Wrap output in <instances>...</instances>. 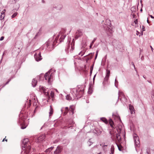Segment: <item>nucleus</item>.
I'll return each instance as SVG.
<instances>
[{
	"mask_svg": "<svg viewBox=\"0 0 154 154\" xmlns=\"http://www.w3.org/2000/svg\"><path fill=\"white\" fill-rule=\"evenodd\" d=\"M78 88L76 90L75 97L77 98H80L84 93V89L80 85L78 86Z\"/></svg>",
	"mask_w": 154,
	"mask_h": 154,
	"instance_id": "nucleus-1",
	"label": "nucleus"
},
{
	"mask_svg": "<svg viewBox=\"0 0 154 154\" xmlns=\"http://www.w3.org/2000/svg\"><path fill=\"white\" fill-rule=\"evenodd\" d=\"M51 69H50L48 72H47L44 75V78L45 80H48V83H50L53 79L54 74L53 73H50Z\"/></svg>",
	"mask_w": 154,
	"mask_h": 154,
	"instance_id": "nucleus-2",
	"label": "nucleus"
},
{
	"mask_svg": "<svg viewBox=\"0 0 154 154\" xmlns=\"http://www.w3.org/2000/svg\"><path fill=\"white\" fill-rule=\"evenodd\" d=\"M133 138L135 147H138L140 144L139 137L136 134L134 133L133 134Z\"/></svg>",
	"mask_w": 154,
	"mask_h": 154,
	"instance_id": "nucleus-3",
	"label": "nucleus"
},
{
	"mask_svg": "<svg viewBox=\"0 0 154 154\" xmlns=\"http://www.w3.org/2000/svg\"><path fill=\"white\" fill-rule=\"evenodd\" d=\"M34 57L35 60L37 61H39L42 59V57L41 55V53L40 52H38V53H36L34 54Z\"/></svg>",
	"mask_w": 154,
	"mask_h": 154,
	"instance_id": "nucleus-4",
	"label": "nucleus"
},
{
	"mask_svg": "<svg viewBox=\"0 0 154 154\" xmlns=\"http://www.w3.org/2000/svg\"><path fill=\"white\" fill-rule=\"evenodd\" d=\"M47 46L46 49L48 51H51L53 49V45L52 43H50L49 41L47 42L46 44Z\"/></svg>",
	"mask_w": 154,
	"mask_h": 154,
	"instance_id": "nucleus-5",
	"label": "nucleus"
},
{
	"mask_svg": "<svg viewBox=\"0 0 154 154\" xmlns=\"http://www.w3.org/2000/svg\"><path fill=\"white\" fill-rule=\"evenodd\" d=\"M118 133L116 134V142L117 141L119 143H120L121 141V137L120 136V130L119 129V130H117Z\"/></svg>",
	"mask_w": 154,
	"mask_h": 154,
	"instance_id": "nucleus-6",
	"label": "nucleus"
},
{
	"mask_svg": "<svg viewBox=\"0 0 154 154\" xmlns=\"http://www.w3.org/2000/svg\"><path fill=\"white\" fill-rule=\"evenodd\" d=\"M62 149V147L61 146H58L54 152V154H59L61 153Z\"/></svg>",
	"mask_w": 154,
	"mask_h": 154,
	"instance_id": "nucleus-7",
	"label": "nucleus"
},
{
	"mask_svg": "<svg viewBox=\"0 0 154 154\" xmlns=\"http://www.w3.org/2000/svg\"><path fill=\"white\" fill-rule=\"evenodd\" d=\"M94 54V53H91L88 55H87L85 56V57L86 56L87 57L85 59V60L86 63H88V61L89 60H91Z\"/></svg>",
	"mask_w": 154,
	"mask_h": 154,
	"instance_id": "nucleus-8",
	"label": "nucleus"
},
{
	"mask_svg": "<svg viewBox=\"0 0 154 154\" xmlns=\"http://www.w3.org/2000/svg\"><path fill=\"white\" fill-rule=\"evenodd\" d=\"M45 136L44 135H42L37 138L36 141L38 142H40L43 141L45 138Z\"/></svg>",
	"mask_w": 154,
	"mask_h": 154,
	"instance_id": "nucleus-9",
	"label": "nucleus"
},
{
	"mask_svg": "<svg viewBox=\"0 0 154 154\" xmlns=\"http://www.w3.org/2000/svg\"><path fill=\"white\" fill-rule=\"evenodd\" d=\"M117 45H114V47L118 49H119L122 48V45L121 43L119 42H117Z\"/></svg>",
	"mask_w": 154,
	"mask_h": 154,
	"instance_id": "nucleus-10",
	"label": "nucleus"
},
{
	"mask_svg": "<svg viewBox=\"0 0 154 154\" xmlns=\"http://www.w3.org/2000/svg\"><path fill=\"white\" fill-rule=\"evenodd\" d=\"M61 111L62 112H63V115H65L68 112L69 108L68 107H66L65 108H63L61 109Z\"/></svg>",
	"mask_w": 154,
	"mask_h": 154,
	"instance_id": "nucleus-11",
	"label": "nucleus"
},
{
	"mask_svg": "<svg viewBox=\"0 0 154 154\" xmlns=\"http://www.w3.org/2000/svg\"><path fill=\"white\" fill-rule=\"evenodd\" d=\"M40 88L42 89L45 95L47 96L48 97L49 96V94L45 89V88L44 87H41V86H40Z\"/></svg>",
	"mask_w": 154,
	"mask_h": 154,
	"instance_id": "nucleus-12",
	"label": "nucleus"
},
{
	"mask_svg": "<svg viewBox=\"0 0 154 154\" xmlns=\"http://www.w3.org/2000/svg\"><path fill=\"white\" fill-rule=\"evenodd\" d=\"M37 82V79L36 78L33 79L32 81V86L34 87H35L36 85Z\"/></svg>",
	"mask_w": 154,
	"mask_h": 154,
	"instance_id": "nucleus-13",
	"label": "nucleus"
},
{
	"mask_svg": "<svg viewBox=\"0 0 154 154\" xmlns=\"http://www.w3.org/2000/svg\"><path fill=\"white\" fill-rule=\"evenodd\" d=\"M129 109L130 111V112L131 114H133L134 113V110L133 106L131 105H130L129 106Z\"/></svg>",
	"mask_w": 154,
	"mask_h": 154,
	"instance_id": "nucleus-14",
	"label": "nucleus"
},
{
	"mask_svg": "<svg viewBox=\"0 0 154 154\" xmlns=\"http://www.w3.org/2000/svg\"><path fill=\"white\" fill-rule=\"evenodd\" d=\"M53 109L51 106H50V112H49V116L50 117L53 114Z\"/></svg>",
	"mask_w": 154,
	"mask_h": 154,
	"instance_id": "nucleus-15",
	"label": "nucleus"
},
{
	"mask_svg": "<svg viewBox=\"0 0 154 154\" xmlns=\"http://www.w3.org/2000/svg\"><path fill=\"white\" fill-rule=\"evenodd\" d=\"M100 119L101 121H103V122L105 123V124H107L108 122V121L107 119L105 118L102 117L101 118H100Z\"/></svg>",
	"mask_w": 154,
	"mask_h": 154,
	"instance_id": "nucleus-16",
	"label": "nucleus"
},
{
	"mask_svg": "<svg viewBox=\"0 0 154 154\" xmlns=\"http://www.w3.org/2000/svg\"><path fill=\"white\" fill-rule=\"evenodd\" d=\"M109 121L110 126L112 128H114L113 126L114 123L112 119H110L109 120Z\"/></svg>",
	"mask_w": 154,
	"mask_h": 154,
	"instance_id": "nucleus-17",
	"label": "nucleus"
},
{
	"mask_svg": "<svg viewBox=\"0 0 154 154\" xmlns=\"http://www.w3.org/2000/svg\"><path fill=\"white\" fill-rule=\"evenodd\" d=\"M66 35H62L59 40V42L60 43L63 41Z\"/></svg>",
	"mask_w": 154,
	"mask_h": 154,
	"instance_id": "nucleus-18",
	"label": "nucleus"
},
{
	"mask_svg": "<svg viewBox=\"0 0 154 154\" xmlns=\"http://www.w3.org/2000/svg\"><path fill=\"white\" fill-rule=\"evenodd\" d=\"M75 44V42L74 41V39H73L71 44V48L72 49V51L74 49V47Z\"/></svg>",
	"mask_w": 154,
	"mask_h": 154,
	"instance_id": "nucleus-19",
	"label": "nucleus"
},
{
	"mask_svg": "<svg viewBox=\"0 0 154 154\" xmlns=\"http://www.w3.org/2000/svg\"><path fill=\"white\" fill-rule=\"evenodd\" d=\"M110 151H111V153H110V154H114V146L113 145H112L111 146Z\"/></svg>",
	"mask_w": 154,
	"mask_h": 154,
	"instance_id": "nucleus-20",
	"label": "nucleus"
},
{
	"mask_svg": "<svg viewBox=\"0 0 154 154\" xmlns=\"http://www.w3.org/2000/svg\"><path fill=\"white\" fill-rule=\"evenodd\" d=\"M66 60V58H60V61L61 62L63 63V61L65 62Z\"/></svg>",
	"mask_w": 154,
	"mask_h": 154,
	"instance_id": "nucleus-21",
	"label": "nucleus"
},
{
	"mask_svg": "<svg viewBox=\"0 0 154 154\" xmlns=\"http://www.w3.org/2000/svg\"><path fill=\"white\" fill-rule=\"evenodd\" d=\"M1 15L0 17V20H2V19H3L5 17V14L2 13V12L1 13Z\"/></svg>",
	"mask_w": 154,
	"mask_h": 154,
	"instance_id": "nucleus-22",
	"label": "nucleus"
},
{
	"mask_svg": "<svg viewBox=\"0 0 154 154\" xmlns=\"http://www.w3.org/2000/svg\"><path fill=\"white\" fill-rule=\"evenodd\" d=\"M116 143L118 147L119 150L120 151H121L122 150V146L121 145L120 146L119 145H118Z\"/></svg>",
	"mask_w": 154,
	"mask_h": 154,
	"instance_id": "nucleus-23",
	"label": "nucleus"
},
{
	"mask_svg": "<svg viewBox=\"0 0 154 154\" xmlns=\"http://www.w3.org/2000/svg\"><path fill=\"white\" fill-rule=\"evenodd\" d=\"M106 30L107 31L109 32L110 33H112V30L111 29H110L109 27H107L106 29Z\"/></svg>",
	"mask_w": 154,
	"mask_h": 154,
	"instance_id": "nucleus-24",
	"label": "nucleus"
},
{
	"mask_svg": "<svg viewBox=\"0 0 154 154\" xmlns=\"http://www.w3.org/2000/svg\"><path fill=\"white\" fill-rule=\"evenodd\" d=\"M69 109H70V111H71V112H72V114H73L74 113V108L73 107V106H71L70 107Z\"/></svg>",
	"mask_w": 154,
	"mask_h": 154,
	"instance_id": "nucleus-25",
	"label": "nucleus"
},
{
	"mask_svg": "<svg viewBox=\"0 0 154 154\" xmlns=\"http://www.w3.org/2000/svg\"><path fill=\"white\" fill-rule=\"evenodd\" d=\"M87 143L89 145V146H90L92 144L93 142L91 141V139H90L88 141Z\"/></svg>",
	"mask_w": 154,
	"mask_h": 154,
	"instance_id": "nucleus-26",
	"label": "nucleus"
},
{
	"mask_svg": "<svg viewBox=\"0 0 154 154\" xmlns=\"http://www.w3.org/2000/svg\"><path fill=\"white\" fill-rule=\"evenodd\" d=\"M123 95V93L122 92H120V91H119V93H118V100H117V102L118 101L119 99V97L120 96V95Z\"/></svg>",
	"mask_w": 154,
	"mask_h": 154,
	"instance_id": "nucleus-27",
	"label": "nucleus"
},
{
	"mask_svg": "<svg viewBox=\"0 0 154 154\" xmlns=\"http://www.w3.org/2000/svg\"><path fill=\"white\" fill-rule=\"evenodd\" d=\"M110 74V70H106V76L109 77Z\"/></svg>",
	"mask_w": 154,
	"mask_h": 154,
	"instance_id": "nucleus-28",
	"label": "nucleus"
},
{
	"mask_svg": "<svg viewBox=\"0 0 154 154\" xmlns=\"http://www.w3.org/2000/svg\"><path fill=\"white\" fill-rule=\"evenodd\" d=\"M110 74V70H106V76L109 77Z\"/></svg>",
	"mask_w": 154,
	"mask_h": 154,
	"instance_id": "nucleus-29",
	"label": "nucleus"
},
{
	"mask_svg": "<svg viewBox=\"0 0 154 154\" xmlns=\"http://www.w3.org/2000/svg\"><path fill=\"white\" fill-rule=\"evenodd\" d=\"M66 99L68 100H70L71 99V97L69 95H67L66 96Z\"/></svg>",
	"mask_w": 154,
	"mask_h": 154,
	"instance_id": "nucleus-30",
	"label": "nucleus"
},
{
	"mask_svg": "<svg viewBox=\"0 0 154 154\" xmlns=\"http://www.w3.org/2000/svg\"><path fill=\"white\" fill-rule=\"evenodd\" d=\"M50 96L51 97V98H52V100H53V99L54 96V93L52 91H51L50 93Z\"/></svg>",
	"mask_w": 154,
	"mask_h": 154,
	"instance_id": "nucleus-31",
	"label": "nucleus"
},
{
	"mask_svg": "<svg viewBox=\"0 0 154 154\" xmlns=\"http://www.w3.org/2000/svg\"><path fill=\"white\" fill-rule=\"evenodd\" d=\"M17 14V12H15L11 16V17L12 18H14L15 17Z\"/></svg>",
	"mask_w": 154,
	"mask_h": 154,
	"instance_id": "nucleus-32",
	"label": "nucleus"
},
{
	"mask_svg": "<svg viewBox=\"0 0 154 154\" xmlns=\"http://www.w3.org/2000/svg\"><path fill=\"white\" fill-rule=\"evenodd\" d=\"M50 149L49 148H48L45 151V152L46 153L50 152L51 151Z\"/></svg>",
	"mask_w": 154,
	"mask_h": 154,
	"instance_id": "nucleus-33",
	"label": "nucleus"
},
{
	"mask_svg": "<svg viewBox=\"0 0 154 154\" xmlns=\"http://www.w3.org/2000/svg\"><path fill=\"white\" fill-rule=\"evenodd\" d=\"M59 36V35H58V36H57L55 38V39L54 42H57V40H58V38Z\"/></svg>",
	"mask_w": 154,
	"mask_h": 154,
	"instance_id": "nucleus-34",
	"label": "nucleus"
},
{
	"mask_svg": "<svg viewBox=\"0 0 154 154\" xmlns=\"http://www.w3.org/2000/svg\"><path fill=\"white\" fill-rule=\"evenodd\" d=\"M12 79V78H11L10 79H9L8 80V81L5 84V85L8 84L9 82L11 80V79Z\"/></svg>",
	"mask_w": 154,
	"mask_h": 154,
	"instance_id": "nucleus-35",
	"label": "nucleus"
},
{
	"mask_svg": "<svg viewBox=\"0 0 154 154\" xmlns=\"http://www.w3.org/2000/svg\"><path fill=\"white\" fill-rule=\"evenodd\" d=\"M109 78V77L105 76V78L104 79V81H107Z\"/></svg>",
	"mask_w": 154,
	"mask_h": 154,
	"instance_id": "nucleus-36",
	"label": "nucleus"
},
{
	"mask_svg": "<svg viewBox=\"0 0 154 154\" xmlns=\"http://www.w3.org/2000/svg\"><path fill=\"white\" fill-rule=\"evenodd\" d=\"M97 38H94L91 43H92V44H93L95 41L96 40Z\"/></svg>",
	"mask_w": 154,
	"mask_h": 154,
	"instance_id": "nucleus-37",
	"label": "nucleus"
},
{
	"mask_svg": "<svg viewBox=\"0 0 154 154\" xmlns=\"http://www.w3.org/2000/svg\"><path fill=\"white\" fill-rule=\"evenodd\" d=\"M118 81H117L116 79H115V86H116V85L118 84Z\"/></svg>",
	"mask_w": 154,
	"mask_h": 154,
	"instance_id": "nucleus-38",
	"label": "nucleus"
},
{
	"mask_svg": "<svg viewBox=\"0 0 154 154\" xmlns=\"http://www.w3.org/2000/svg\"><path fill=\"white\" fill-rule=\"evenodd\" d=\"M131 64L133 66H134V69H136V68H135V65H134V62H131Z\"/></svg>",
	"mask_w": 154,
	"mask_h": 154,
	"instance_id": "nucleus-39",
	"label": "nucleus"
},
{
	"mask_svg": "<svg viewBox=\"0 0 154 154\" xmlns=\"http://www.w3.org/2000/svg\"><path fill=\"white\" fill-rule=\"evenodd\" d=\"M84 54V53L82 54V51H81L79 54V55H81V56H82Z\"/></svg>",
	"mask_w": 154,
	"mask_h": 154,
	"instance_id": "nucleus-40",
	"label": "nucleus"
},
{
	"mask_svg": "<svg viewBox=\"0 0 154 154\" xmlns=\"http://www.w3.org/2000/svg\"><path fill=\"white\" fill-rule=\"evenodd\" d=\"M98 51H97L96 54V56L95 58V59H96L97 56Z\"/></svg>",
	"mask_w": 154,
	"mask_h": 154,
	"instance_id": "nucleus-41",
	"label": "nucleus"
},
{
	"mask_svg": "<svg viewBox=\"0 0 154 154\" xmlns=\"http://www.w3.org/2000/svg\"><path fill=\"white\" fill-rule=\"evenodd\" d=\"M151 97L152 98V100L153 101H154V94H152V95L151 96Z\"/></svg>",
	"mask_w": 154,
	"mask_h": 154,
	"instance_id": "nucleus-42",
	"label": "nucleus"
},
{
	"mask_svg": "<svg viewBox=\"0 0 154 154\" xmlns=\"http://www.w3.org/2000/svg\"><path fill=\"white\" fill-rule=\"evenodd\" d=\"M4 38V36H2L0 38V41L3 40Z\"/></svg>",
	"mask_w": 154,
	"mask_h": 154,
	"instance_id": "nucleus-43",
	"label": "nucleus"
},
{
	"mask_svg": "<svg viewBox=\"0 0 154 154\" xmlns=\"http://www.w3.org/2000/svg\"><path fill=\"white\" fill-rule=\"evenodd\" d=\"M26 126H22L21 127V128L22 129H24L25 128H26Z\"/></svg>",
	"mask_w": 154,
	"mask_h": 154,
	"instance_id": "nucleus-44",
	"label": "nucleus"
},
{
	"mask_svg": "<svg viewBox=\"0 0 154 154\" xmlns=\"http://www.w3.org/2000/svg\"><path fill=\"white\" fill-rule=\"evenodd\" d=\"M101 133V131H98V132L97 131V134H100Z\"/></svg>",
	"mask_w": 154,
	"mask_h": 154,
	"instance_id": "nucleus-45",
	"label": "nucleus"
},
{
	"mask_svg": "<svg viewBox=\"0 0 154 154\" xmlns=\"http://www.w3.org/2000/svg\"><path fill=\"white\" fill-rule=\"evenodd\" d=\"M137 20L136 19L134 21V22L135 24H137Z\"/></svg>",
	"mask_w": 154,
	"mask_h": 154,
	"instance_id": "nucleus-46",
	"label": "nucleus"
},
{
	"mask_svg": "<svg viewBox=\"0 0 154 154\" xmlns=\"http://www.w3.org/2000/svg\"><path fill=\"white\" fill-rule=\"evenodd\" d=\"M106 22H109V24L110 25V24H111L110 21V20H106Z\"/></svg>",
	"mask_w": 154,
	"mask_h": 154,
	"instance_id": "nucleus-47",
	"label": "nucleus"
},
{
	"mask_svg": "<svg viewBox=\"0 0 154 154\" xmlns=\"http://www.w3.org/2000/svg\"><path fill=\"white\" fill-rule=\"evenodd\" d=\"M92 69H91V70H90V76L91 75V74H92Z\"/></svg>",
	"mask_w": 154,
	"mask_h": 154,
	"instance_id": "nucleus-48",
	"label": "nucleus"
},
{
	"mask_svg": "<svg viewBox=\"0 0 154 154\" xmlns=\"http://www.w3.org/2000/svg\"><path fill=\"white\" fill-rule=\"evenodd\" d=\"M96 74H95L94 75V77H93V82H94V80L95 78V77H96Z\"/></svg>",
	"mask_w": 154,
	"mask_h": 154,
	"instance_id": "nucleus-49",
	"label": "nucleus"
},
{
	"mask_svg": "<svg viewBox=\"0 0 154 154\" xmlns=\"http://www.w3.org/2000/svg\"><path fill=\"white\" fill-rule=\"evenodd\" d=\"M109 133H110V134L111 135V137L112 138V135H113L112 134V132L110 131H109Z\"/></svg>",
	"mask_w": 154,
	"mask_h": 154,
	"instance_id": "nucleus-50",
	"label": "nucleus"
},
{
	"mask_svg": "<svg viewBox=\"0 0 154 154\" xmlns=\"http://www.w3.org/2000/svg\"><path fill=\"white\" fill-rule=\"evenodd\" d=\"M100 145L101 146H107V145H105V144H100Z\"/></svg>",
	"mask_w": 154,
	"mask_h": 154,
	"instance_id": "nucleus-51",
	"label": "nucleus"
},
{
	"mask_svg": "<svg viewBox=\"0 0 154 154\" xmlns=\"http://www.w3.org/2000/svg\"><path fill=\"white\" fill-rule=\"evenodd\" d=\"M93 44H92V43H91V44H90V48H92V45H93Z\"/></svg>",
	"mask_w": 154,
	"mask_h": 154,
	"instance_id": "nucleus-52",
	"label": "nucleus"
},
{
	"mask_svg": "<svg viewBox=\"0 0 154 154\" xmlns=\"http://www.w3.org/2000/svg\"><path fill=\"white\" fill-rule=\"evenodd\" d=\"M54 148V147L53 146H51V147H50L49 148H50V149H51V150H52Z\"/></svg>",
	"mask_w": 154,
	"mask_h": 154,
	"instance_id": "nucleus-53",
	"label": "nucleus"
},
{
	"mask_svg": "<svg viewBox=\"0 0 154 154\" xmlns=\"http://www.w3.org/2000/svg\"><path fill=\"white\" fill-rule=\"evenodd\" d=\"M143 31L145 30V28L144 26H143Z\"/></svg>",
	"mask_w": 154,
	"mask_h": 154,
	"instance_id": "nucleus-54",
	"label": "nucleus"
},
{
	"mask_svg": "<svg viewBox=\"0 0 154 154\" xmlns=\"http://www.w3.org/2000/svg\"><path fill=\"white\" fill-rule=\"evenodd\" d=\"M93 66H91L90 67V70H91V69H93Z\"/></svg>",
	"mask_w": 154,
	"mask_h": 154,
	"instance_id": "nucleus-55",
	"label": "nucleus"
},
{
	"mask_svg": "<svg viewBox=\"0 0 154 154\" xmlns=\"http://www.w3.org/2000/svg\"><path fill=\"white\" fill-rule=\"evenodd\" d=\"M86 102L87 103H89V101L88 100H86Z\"/></svg>",
	"mask_w": 154,
	"mask_h": 154,
	"instance_id": "nucleus-56",
	"label": "nucleus"
},
{
	"mask_svg": "<svg viewBox=\"0 0 154 154\" xmlns=\"http://www.w3.org/2000/svg\"><path fill=\"white\" fill-rule=\"evenodd\" d=\"M150 17L152 18H154V17L152 16V15H150Z\"/></svg>",
	"mask_w": 154,
	"mask_h": 154,
	"instance_id": "nucleus-57",
	"label": "nucleus"
},
{
	"mask_svg": "<svg viewBox=\"0 0 154 154\" xmlns=\"http://www.w3.org/2000/svg\"><path fill=\"white\" fill-rule=\"evenodd\" d=\"M4 54H5V52H4L3 53V55H2V58L1 60H2V58H3V56L4 55Z\"/></svg>",
	"mask_w": 154,
	"mask_h": 154,
	"instance_id": "nucleus-58",
	"label": "nucleus"
},
{
	"mask_svg": "<svg viewBox=\"0 0 154 154\" xmlns=\"http://www.w3.org/2000/svg\"><path fill=\"white\" fill-rule=\"evenodd\" d=\"M150 47H151V48L152 51H153V48L151 46H150Z\"/></svg>",
	"mask_w": 154,
	"mask_h": 154,
	"instance_id": "nucleus-59",
	"label": "nucleus"
},
{
	"mask_svg": "<svg viewBox=\"0 0 154 154\" xmlns=\"http://www.w3.org/2000/svg\"><path fill=\"white\" fill-rule=\"evenodd\" d=\"M134 8H133V7L131 8V11H132L133 9V10H134Z\"/></svg>",
	"mask_w": 154,
	"mask_h": 154,
	"instance_id": "nucleus-60",
	"label": "nucleus"
},
{
	"mask_svg": "<svg viewBox=\"0 0 154 154\" xmlns=\"http://www.w3.org/2000/svg\"><path fill=\"white\" fill-rule=\"evenodd\" d=\"M132 16L134 17V16L135 15L134 14H132Z\"/></svg>",
	"mask_w": 154,
	"mask_h": 154,
	"instance_id": "nucleus-61",
	"label": "nucleus"
},
{
	"mask_svg": "<svg viewBox=\"0 0 154 154\" xmlns=\"http://www.w3.org/2000/svg\"><path fill=\"white\" fill-rule=\"evenodd\" d=\"M147 22L148 23H149V21L148 20V18H147Z\"/></svg>",
	"mask_w": 154,
	"mask_h": 154,
	"instance_id": "nucleus-62",
	"label": "nucleus"
},
{
	"mask_svg": "<svg viewBox=\"0 0 154 154\" xmlns=\"http://www.w3.org/2000/svg\"><path fill=\"white\" fill-rule=\"evenodd\" d=\"M37 35H37V34H36V35H35V37H34V38H35L37 36Z\"/></svg>",
	"mask_w": 154,
	"mask_h": 154,
	"instance_id": "nucleus-63",
	"label": "nucleus"
},
{
	"mask_svg": "<svg viewBox=\"0 0 154 154\" xmlns=\"http://www.w3.org/2000/svg\"><path fill=\"white\" fill-rule=\"evenodd\" d=\"M37 78H39V79H40V76H37Z\"/></svg>",
	"mask_w": 154,
	"mask_h": 154,
	"instance_id": "nucleus-64",
	"label": "nucleus"
}]
</instances>
